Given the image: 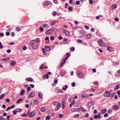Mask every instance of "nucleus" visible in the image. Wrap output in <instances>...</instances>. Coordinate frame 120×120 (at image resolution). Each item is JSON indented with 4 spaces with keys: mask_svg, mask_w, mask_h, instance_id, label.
<instances>
[{
    "mask_svg": "<svg viewBox=\"0 0 120 120\" xmlns=\"http://www.w3.org/2000/svg\"><path fill=\"white\" fill-rule=\"evenodd\" d=\"M63 37H61V36H60L58 37V38L60 40H61L62 39H63Z\"/></svg>",
    "mask_w": 120,
    "mask_h": 120,
    "instance_id": "nucleus-61",
    "label": "nucleus"
},
{
    "mask_svg": "<svg viewBox=\"0 0 120 120\" xmlns=\"http://www.w3.org/2000/svg\"><path fill=\"white\" fill-rule=\"evenodd\" d=\"M68 58V57H66L65 59H64L63 60V63H61V64L59 66V67H61L63 66V64H64L65 63L66 60Z\"/></svg>",
    "mask_w": 120,
    "mask_h": 120,
    "instance_id": "nucleus-4",
    "label": "nucleus"
},
{
    "mask_svg": "<svg viewBox=\"0 0 120 120\" xmlns=\"http://www.w3.org/2000/svg\"><path fill=\"white\" fill-rule=\"evenodd\" d=\"M23 50H25L26 49V46H24L23 47Z\"/></svg>",
    "mask_w": 120,
    "mask_h": 120,
    "instance_id": "nucleus-58",
    "label": "nucleus"
},
{
    "mask_svg": "<svg viewBox=\"0 0 120 120\" xmlns=\"http://www.w3.org/2000/svg\"><path fill=\"white\" fill-rule=\"evenodd\" d=\"M35 42V41L34 40H33L31 42V43L30 44H32L33 45L34 44Z\"/></svg>",
    "mask_w": 120,
    "mask_h": 120,
    "instance_id": "nucleus-35",
    "label": "nucleus"
},
{
    "mask_svg": "<svg viewBox=\"0 0 120 120\" xmlns=\"http://www.w3.org/2000/svg\"><path fill=\"white\" fill-rule=\"evenodd\" d=\"M71 85L73 86V87H74L75 86V83L73 82L71 84Z\"/></svg>",
    "mask_w": 120,
    "mask_h": 120,
    "instance_id": "nucleus-60",
    "label": "nucleus"
},
{
    "mask_svg": "<svg viewBox=\"0 0 120 120\" xmlns=\"http://www.w3.org/2000/svg\"><path fill=\"white\" fill-rule=\"evenodd\" d=\"M58 102L56 101H55L54 102H53L52 104L54 105H58Z\"/></svg>",
    "mask_w": 120,
    "mask_h": 120,
    "instance_id": "nucleus-23",
    "label": "nucleus"
},
{
    "mask_svg": "<svg viewBox=\"0 0 120 120\" xmlns=\"http://www.w3.org/2000/svg\"><path fill=\"white\" fill-rule=\"evenodd\" d=\"M45 110V108L44 107H43L41 109V112H43Z\"/></svg>",
    "mask_w": 120,
    "mask_h": 120,
    "instance_id": "nucleus-27",
    "label": "nucleus"
},
{
    "mask_svg": "<svg viewBox=\"0 0 120 120\" xmlns=\"http://www.w3.org/2000/svg\"><path fill=\"white\" fill-rule=\"evenodd\" d=\"M4 34L3 33H1L0 34V36L1 37H3L4 36Z\"/></svg>",
    "mask_w": 120,
    "mask_h": 120,
    "instance_id": "nucleus-56",
    "label": "nucleus"
},
{
    "mask_svg": "<svg viewBox=\"0 0 120 120\" xmlns=\"http://www.w3.org/2000/svg\"><path fill=\"white\" fill-rule=\"evenodd\" d=\"M5 94H3L1 95V96L0 97V100L2 99L4 96Z\"/></svg>",
    "mask_w": 120,
    "mask_h": 120,
    "instance_id": "nucleus-24",
    "label": "nucleus"
},
{
    "mask_svg": "<svg viewBox=\"0 0 120 120\" xmlns=\"http://www.w3.org/2000/svg\"><path fill=\"white\" fill-rule=\"evenodd\" d=\"M84 27L87 29H88L89 28V26H85Z\"/></svg>",
    "mask_w": 120,
    "mask_h": 120,
    "instance_id": "nucleus-57",
    "label": "nucleus"
},
{
    "mask_svg": "<svg viewBox=\"0 0 120 120\" xmlns=\"http://www.w3.org/2000/svg\"><path fill=\"white\" fill-rule=\"evenodd\" d=\"M53 2L55 3H58V2L57 0H54Z\"/></svg>",
    "mask_w": 120,
    "mask_h": 120,
    "instance_id": "nucleus-55",
    "label": "nucleus"
},
{
    "mask_svg": "<svg viewBox=\"0 0 120 120\" xmlns=\"http://www.w3.org/2000/svg\"><path fill=\"white\" fill-rule=\"evenodd\" d=\"M80 33L82 36H83L85 34V33L84 31L82 30L81 31Z\"/></svg>",
    "mask_w": 120,
    "mask_h": 120,
    "instance_id": "nucleus-26",
    "label": "nucleus"
},
{
    "mask_svg": "<svg viewBox=\"0 0 120 120\" xmlns=\"http://www.w3.org/2000/svg\"><path fill=\"white\" fill-rule=\"evenodd\" d=\"M16 29L17 31H20L21 30V29L19 27H16Z\"/></svg>",
    "mask_w": 120,
    "mask_h": 120,
    "instance_id": "nucleus-38",
    "label": "nucleus"
},
{
    "mask_svg": "<svg viewBox=\"0 0 120 120\" xmlns=\"http://www.w3.org/2000/svg\"><path fill=\"white\" fill-rule=\"evenodd\" d=\"M58 81L57 79H56L54 80V83L56 84L57 83Z\"/></svg>",
    "mask_w": 120,
    "mask_h": 120,
    "instance_id": "nucleus-52",
    "label": "nucleus"
},
{
    "mask_svg": "<svg viewBox=\"0 0 120 120\" xmlns=\"http://www.w3.org/2000/svg\"><path fill=\"white\" fill-rule=\"evenodd\" d=\"M16 64V63L13 60H12L11 62V64L12 66H14Z\"/></svg>",
    "mask_w": 120,
    "mask_h": 120,
    "instance_id": "nucleus-11",
    "label": "nucleus"
},
{
    "mask_svg": "<svg viewBox=\"0 0 120 120\" xmlns=\"http://www.w3.org/2000/svg\"><path fill=\"white\" fill-rule=\"evenodd\" d=\"M27 89L28 91H27L26 92L28 93L29 92V91L30 90V87L29 86Z\"/></svg>",
    "mask_w": 120,
    "mask_h": 120,
    "instance_id": "nucleus-34",
    "label": "nucleus"
},
{
    "mask_svg": "<svg viewBox=\"0 0 120 120\" xmlns=\"http://www.w3.org/2000/svg\"><path fill=\"white\" fill-rule=\"evenodd\" d=\"M64 30V29L63 28L62 30L63 31L66 36H68L70 35V33L68 31L66 30Z\"/></svg>",
    "mask_w": 120,
    "mask_h": 120,
    "instance_id": "nucleus-2",
    "label": "nucleus"
},
{
    "mask_svg": "<svg viewBox=\"0 0 120 120\" xmlns=\"http://www.w3.org/2000/svg\"><path fill=\"white\" fill-rule=\"evenodd\" d=\"M61 107V104L60 103H59L56 106L55 109L56 110H58Z\"/></svg>",
    "mask_w": 120,
    "mask_h": 120,
    "instance_id": "nucleus-5",
    "label": "nucleus"
},
{
    "mask_svg": "<svg viewBox=\"0 0 120 120\" xmlns=\"http://www.w3.org/2000/svg\"><path fill=\"white\" fill-rule=\"evenodd\" d=\"M54 38L53 36H51L50 37V39L52 41H53L54 40Z\"/></svg>",
    "mask_w": 120,
    "mask_h": 120,
    "instance_id": "nucleus-40",
    "label": "nucleus"
},
{
    "mask_svg": "<svg viewBox=\"0 0 120 120\" xmlns=\"http://www.w3.org/2000/svg\"><path fill=\"white\" fill-rule=\"evenodd\" d=\"M35 94L34 92H32L30 93V97H33L34 95Z\"/></svg>",
    "mask_w": 120,
    "mask_h": 120,
    "instance_id": "nucleus-29",
    "label": "nucleus"
},
{
    "mask_svg": "<svg viewBox=\"0 0 120 120\" xmlns=\"http://www.w3.org/2000/svg\"><path fill=\"white\" fill-rule=\"evenodd\" d=\"M16 110L17 112H21L22 110V109H16Z\"/></svg>",
    "mask_w": 120,
    "mask_h": 120,
    "instance_id": "nucleus-31",
    "label": "nucleus"
},
{
    "mask_svg": "<svg viewBox=\"0 0 120 120\" xmlns=\"http://www.w3.org/2000/svg\"><path fill=\"white\" fill-rule=\"evenodd\" d=\"M117 93L118 96L120 97V91L118 90L117 91Z\"/></svg>",
    "mask_w": 120,
    "mask_h": 120,
    "instance_id": "nucleus-53",
    "label": "nucleus"
},
{
    "mask_svg": "<svg viewBox=\"0 0 120 120\" xmlns=\"http://www.w3.org/2000/svg\"><path fill=\"white\" fill-rule=\"evenodd\" d=\"M118 106L116 105H114L112 107V109L114 110H116L118 109Z\"/></svg>",
    "mask_w": 120,
    "mask_h": 120,
    "instance_id": "nucleus-8",
    "label": "nucleus"
},
{
    "mask_svg": "<svg viewBox=\"0 0 120 120\" xmlns=\"http://www.w3.org/2000/svg\"><path fill=\"white\" fill-rule=\"evenodd\" d=\"M105 97H109L110 95V93L109 92H106L104 94Z\"/></svg>",
    "mask_w": 120,
    "mask_h": 120,
    "instance_id": "nucleus-9",
    "label": "nucleus"
},
{
    "mask_svg": "<svg viewBox=\"0 0 120 120\" xmlns=\"http://www.w3.org/2000/svg\"><path fill=\"white\" fill-rule=\"evenodd\" d=\"M53 30L52 29H50L48 30L46 32L47 34H51L53 31Z\"/></svg>",
    "mask_w": 120,
    "mask_h": 120,
    "instance_id": "nucleus-3",
    "label": "nucleus"
},
{
    "mask_svg": "<svg viewBox=\"0 0 120 120\" xmlns=\"http://www.w3.org/2000/svg\"><path fill=\"white\" fill-rule=\"evenodd\" d=\"M71 51H73L75 50V48L74 47H72L71 48Z\"/></svg>",
    "mask_w": 120,
    "mask_h": 120,
    "instance_id": "nucleus-43",
    "label": "nucleus"
},
{
    "mask_svg": "<svg viewBox=\"0 0 120 120\" xmlns=\"http://www.w3.org/2000/svg\"><path fill=\"white\" fill-rule=\"evenodd\" d=\"M101 114L100 113H99L98 114V119H100L101 117Z\"/></svg>",
    "mask_w": 120,
    "mask_h": 120,
    "instance_id": "nucleus-32",
    "label": "nucleus"
},
{
    "mask_svg": "<svg viewBox=\"0 0 120 120\" xmlns=\"http://www.w3.org/2000/svg\"><path fill=\"white\" fill-rule=\"evenodd\" d=\"M93 71L94 72H96V70L95 69V68H93L92 69Z\"/></svg>",
    "mask_w": 120,
    "mask_h": 120,
    "instance_id": "nucleus-59",
    "label": "nucleus"
},
{
    "mask_svg": "<svg viewBox=\"0 0 120 120\" xmlns=\"http://www.w3.org/2000/svg\"><path fill=\"white\" fill-rule=\"evenodd\" d=\"M38 95L39 97L40 98L42 97V95L40 93H39L38 94Z\"/></svg>",
    "mask_w": 120,
    "mask_h": 120,
    "instance_id": "nucleus-49",
    "label": "nucleus"
},
{
    "mask_svg": "<svg viewBox=\"0 0 120 120\" xmlns=\"http://www.w3.org/2000/svg\"><path fill=\"white\" fill-rule=\"evenodd\" d=\"M103 41L101 39H100L99 41H98L99 45L101 46H105V44L102 42Z\"/></svg>",
    "mask_w": 120,
    "mask_h": 120,
    "instance_id": "nucleus-1",
    "label": "nucleus"
},
{
    "mask_svg": "<svg viewBox=\"0 0 120 120\" xmlns=\"http://www.w3.org/2000/svg\"><path fill=\"white\" fill-rule=\"evenodd\" d=\"M89 2L90 4H92L93 3V1L92 0H89Z\"/></svg>",
    "mask_w": 120,
    "mask_h": 120,
    "instance_id": "nucleus-54",
    "label": "nucleus"
},
{
    "mask_svg": "<svg viewBox=\"0 0 120 120\" xmlns=\"http://www.w3.org/2000/svg\"><path fill=\"white\" fill-rule=\"evenodd\" d=\"M89 95L88 94H86L85 93H83L81 95L82 98H84L85 97H87Z\"/></svg>",
    "mask_w": 120,
    "mask_h": 120,
    "instance_id": "nucleus-7",
    "label": "nucleus"
},
{
    "mask_svg": "<svg viewBox=\"0 0 120 120\" xmlns=\"http://www.w3.org/2000/svg\"><path fill=\"white\" fill-rule=\"evenodd\" d=\"M56 20H54L52 21L51 23V26L53 25L54 24H55L56 23Z\"/></svg>",
    "mask_w": 120,
    "mask_h": 120,
    "instance_id": "nucleus-15",
    "label": "nucleus"
},
{
    "mask_svg": "<svg viewBox=\"0 0 120 120\" xmlns=\"http://www.w3.org/2000/svg\"><path fill=\"white\" fill-rule=\"evenodd\" d=\"M106 111V109H104L102 110L101 112L102 114L104 113Z\"/></svg>",
    "mask_w": 120,
    "mask_h": 120,
    "instance_id": "nucleus-22",
    "label": "nucleus"
},
{
    "mask_svg": "<svg viewBox=\"0 0 120 120\" xmlns=\"http://www.w3.org/2000/svg\"><path fill=\"white\" fill-rule=\"evenodd\" d=\"M49 76V75L48 74H45L43 76V78L44 79H48Z\"/></svg>",
    "mask_w": 120,
    "mask_h": 120,
    "instance_id": "nucleus-14",
    "label": "nucleus"
},
{
    "mask_svg": "<svg viewBox=\"0 0 120 120\" xmlns=\"http://www.w3.org/2000/svg\"><path fill=\"white\" fill-rule=\"evenodd\" d=\"M74 99L73 98H71L70 99V101L71 102L75 103V102L74 101Z\"/></svg>",
    "mask_w": 120,
    "mask_h": 120,
    "instance_id": "nucleus-19",
    "label": "nucleus"
},
{
    "mask_svg": "<svg viewBox=\"0 0 120 120\" xmlns=\"http://www.w3.org/2000/svg\"><path fill=\"white\" fill-rule=\"evenodd\" d=\"M117 6L116 4H113L112 5V8H117Z\"/></svg>",
    "mask_w": 120,
    "mask_h": 120,
    "instance_id": "nucleus-42",
    "label": "nucleus"
},
{
    "mask_svg": "<svg viewBox=\"0 0 120 120\" xmlns=\"http://www.w3.org/2000/svg\"><path fill=\"white\" fill-rule=\"evenodd\" d=\"M3 115L4 116H6L7 115V114L5 112H4L3 114Z\"/></svg>",
    "mask_w": 120,
    "mask_h": 120,
    "instance_id": "nucleus-64",
    "label": "nucleus"
},
{
    "mask_svg": "<svg viewBox=\"0 0 120 120\" xmlns=\"http://www.w3.org/2000/svg\"><path fill=\"white\" fill-rule=\"evenodd\" d=\"M67 57H68V58L69 57V56H70V54L69 53H67Z\"/></svg>",
    "mask_w": 120,
    "mask_h": 120,
    "instance_id": "nucleus-62",
    "label": "nucleus"
},
{
    "mask_svg": "<svg viewBox=\"0 0 120 120\" xmlns=\"http://www.w3.org/2000/svg\"><path fill=\"white\" fill-rule=\"evenodd\" d=\"M78 76L80 77H83V75L82 73L80 72H79L78 74Z\"/></svg>",
    "mask_w": 120,
    "mask_h": 120,
    "instance_id": "nucleus-12",
    "label": "nucleus"
},
{
    "mask_svg": "<svg viewBox=\"0 0 120 120\" xmlns=\"http://www.w3.org/2000/svg\"><path fill=\"white\" fill-rule=\"evenodd\" d=\"M11 117V116H7V119H8V120H9L10 119H9V118Z\"/></svg>",
    "mask_w": 120,
    "mask_h": 120,
    "instance_id": "nucleus-63",
    "label": "nucleus"
},
{
    "mask_svg": "<svg viewBox=\"0 0 120 120\" xmlns=\"http://www.w3.org/2000/svg\"><path fill=\"white\" fill-rule=\"evenodd\" d=\"M56 14V12H54L52 13V14L54 16H55Z\"/></svg>",
    "mask_w": 120,
    "mask_h": 120,
    "instance_id": "nucleus-51",
    "label": "nucleus"
},
{
    "mask_svg": "<svg viewBox=\"0 0 120 120\" xmlns=\"http://www.w3.org/2000/svg\"><path fill=\"white\" fill-rule=\"evenodd\" d=\"M46 50L48 51H49L50 50V48L49 47H47L45 48Z\"/></svg>",
    "mask_w": 120,
    "mask_h": 120,
    "instance_id": "nucleus-25",
    "label": "nucleus"
},
{
    "mask_svg": "<svg viewBox=\"0 0 120 120\" xmlns=\"http://www.w3.org/2000/svg\"><path fill=\"white\" fill-rule=\"evenodd\" d=\"M94 118L95 119H97L98 118V115H95L94 116Z\"/></svg>",
    "mask_w": 120,
    "mask_h": 120,
    "instance_id": "nucleus-39",
    "label": "nucleus"
},
{
    "mask_svg": "<svg viewBox=\"0 0 120 120\" xmlns=\"http://www.w3.org/2000/svg\"><path fill=\"white\" fill-rule=\"evenodd\" d=\"M71 110L72 112H74L75 111V108H71Z\"/></svg>",
    "mask_w": 120,
    "mask_h": 120,
    "instance_id": "nucleus-41",
    "label": "nucleus"
},
{
    "mask_svg": "<svg viewBox=\"0 0 120 120\" xmlns=\"http://www.w3.org/2000/svg\"><path fill=\"white\" fill-rule=\"evenodd\" d=\"M109 52H112L113 50V49L112 48L108 46L107 48Z\"/></svg>",
    "mask_w": 120,
    "mask_h": 120,
    "instance_id": "nucleus-10",
    "label": "nucleus"
},
{
    "mask_svg": "<svg viewBox=\"0 0 120 120\" xmlns=\"http://www.w3.org/2000/svg\"><path fill=\"white\" fill-rule=\"evenodd\" d=\"M79 116V115L78 114H77L75 115H74V117L75 118H76L77 117H78Z\"/></svg>",
    "mask_w": 120,
    "mask_h": 120,
    "instance_id": "nucleus-50",
    "label": "nucleus"
},
{
    "mask_svg": "<svg viewBox=\"0 0 120 120\" xmlns=\"http://www.w3.org/2000/svg\"><path fill=\"white\" fill-rule=\"evenodd\" d=\"M34 102L35 104H37L38 103V101L35 100L34 101Z\"/></svg>",
    "mask_w": 120,
    "mask_h": 120,
    "instance_id": "nucleus-36",
    "label": "nucleus"
},
{
    "mask_svg": "<svg viewBox=\"0 0 120 120\" xmlns=\"http://www.w3.org/2000/svg\"><path fill=\"white\" fill-rule=\"evenodd\" d=\"M29 111H30V110H29L28 112L27 113V114H26L25 113H24L22 115V116H23V117H25V116H27L29 112Z\"/></svg>",
    "mask_w": 120,
    "mask_h": 120,
    "instance_id": "nucleus-21",
    "label": "nucleus"
},
{
    "mask_svg": "<svg viewBox=\"0 0 120 120\" xmlns=\"http://www.w3.org/2000/svg\"><path fill=\"white\" fill-rule=\"evenodd\" d=\"M35 115V113L34 112H30V117H33Z\"/></svg>",
    "mask_w": 120,
    "mask_h": 120,
    "instance_id": "nucleus-17",
    "label": "nucleus"
},
{
    "mask_svg": "<svg viewBox=\"0 0 120 120\" xmlns=\"http://www.w3.org/2000/svg\"><path fill=\"white\" fill-rule=\"evenodd\" d=\"M23 100V99L22 98H20L19 99H18L16 102L17 103H19L20 102L22 101Z\"/></svg>",
    "mask_w": 120,
    "mask_h": 120,
    "instance_id": "nucleus-20",
    "label": "nucleus"
},
{
    "mask_svg": "<svg viewBox=\"0 0 120 120\" xmlns=\"http://www.w3.org/2000/svg\"><path fill=\"white\" fill-rule=\"evenodd\" d=\"M81 110L83 112H85L86 111V110L83 107H81Z\"/></svg>",
    "mask_w": 120,
    "mask_h": 120,
    "instance_id": "nucleus-37",
    "label": "nucleus"
},
{
    "mask_svg": "<svg viewBox=\"0 0 120 120\" xmlns=\"http://www.w3.org/2000/svg\"><path fill=\"white\" fill-rule=\"evenodd\" d=\"M32 47L33 49L34 50H36L38 48V47L37 45L35 44L33 45L32 46Z\"/></svg>",
    "mask_w": 120,
    "mask_h": 120,
    "instance_id": "nucleus-6",
    "label": "nucleus"
},
{
    "mask_svg": "<svg viewBox=\"0 0 120 120\" xmlns=\"http://www.w3.org/2000/svg\"><path fill=\"white\" fill-rule=\"evenodd\" d=\"M87 36L88 38H89L91 37V35L90 34H89L87 35Z\"/></svg>",
    "mask_w": 120,
    "mask_h": 120,
    "instance_id": "nucleus-28",
    "label": "nucleus"
},
{
    "mask_svg": "<svg viewBox=\"0 0 120 120\" xmlns=\"http://www.w3.org/2000/svg\"><path fill=\"white\" fill-rule=\"evenodd\" d=\"M80 2L79 1H76V5H78L79 4Z\"/></svg>",
    "mask_w": 120,
    "mask_h": 120,
    "instance_id": "nucleus-45",
    "label": "nucleus"
},
{
    "mask_svg": "<svg viewBox=\"0 0 120 120\" xmlns=\"http://www.w3.org/2000/svg\"><path fill=\"white\" fill-rule=\"evenodd\" d=\"M119 85H117L114 88V90H116L119 88Z\"/></svg>",
    "mask_w": 120,
    "mask_h": 120,
    "instance_id": "nucleus-30",
    "label": "nucleus"
},
{
    "mask_svg": "<svg viewBox=\"0 0 120 120\" xmlns=\"http://www.w3.org/2000/svg\"><path fill=\"white\" fill-rule=\"evenodd\" d=\"M39 30H40V31H41V32L43 31V28L41 27H40V28Z\"/></svg>",
    "mask_w": 120,
    "mask_h": 120,
    "instance_id": "nucleus-48",
    "label": "nucleus"
},
{
    "mask_svg": "<svg viewBox=\"0 0 120 120\" xmlns=\"http://www.w3.org/2000/svg\"><path fill=\"white\" fill-rule=\"evenodd\" d=\"M36 40L37 42H39L40 41V38H38L36 39Z\"/></svg>",
    "mask_w": 120,
    "mask_h": 120,
    "instance_id": "nucleus-47",
    "label": "nucleus"
},
{
    "mask_svg": "<svg viewBox=\"0 0 120 120\" xmlns=\"http://www.w3.org/2000/svg\"><path fill=\"white\" fill-rule=\"evenodd\" d=\"M50 117V116L49 115L47 116L46 117V120H49Z\"/></svg>",
    "mask_w": 120,
    "mask_h": 120,
    "instance_id": "nucleus-33",
    "label": "nucleus"
},
{
    "mask_svg": "<svg viewBox=\"0 0 120 120\" xmlns=\"http://www.w3.org/2000/svg\"><path fill=\"white\" fill-rule=\"evenodd\" d=\"M3 45H2V44L1 42H0V48L2 49L3 48Z\"/></svg>",
    "mask_w": 120,
    "mask_h": 120,
    "instance_id": "nucleus-46",
    "label": "nucleus"
},
{
    "mask_svg": "<svg viewBox=\"0 0 120 120\" xmlns=\"http://www.w3.org/2000/svg\"><path fill=\"white\" fill-rule=\"evenodd\" d=\"M17 112L16 110H15V111H13V113L14 114V115H16L17 114Z\"/></svg>",
    "mask_w": 120,
    "mask_h": 120,
    "instance_id": "nucleus-44",
    "label": "nucleus"
},
{
    "mask_svg": "<svg viewBox=\"0 0 120 120\" xmlns=\"http://www.w3.org/2000/svg\"><path fill=\"white\" fill-rule=\"evenodd\" d=\"M45 68V69H47V67L45 66L43 64H42V65L41 67L39 68L40 69H41L43 68Z\"/></svg>",
    "mask_w": 120,
    "mask_h": 120,
    "instance_id": "nucleus-13",
    "label": "nucleus"
},
{
    "mask_svg": "<svg viewBox=\"0 0 120 120\" xmlns=\"http://www.w3.org/2000/svg\"><path fill=\"white\" fill-rule=\"evenodd\" d=\"M25 92V90L23 89L21 91V92L20 93V94L21 95H23L24 93Z\"/></svg>",
    "mask_w": 120,
    "mask_h": 120,
    "instance_id": "nucleus-16",
    "label": "nucleus"
},
{
    "mask_svg": "<svg viewBox=\"0 0 120 120\" xmlns=\"http://www.w3.org/2000/svg\"><path fill=\"white\" fill-rule=\"evenodd\" d=\"M50 2L49 1H45L44 2V5L47 6L49 4Z\"/></svg>",
    "mask_w": 120,
    "mask_h": 120,
    "instance_id": "nucleus-18",
    "label": "nucleus"
}]
</instances>
